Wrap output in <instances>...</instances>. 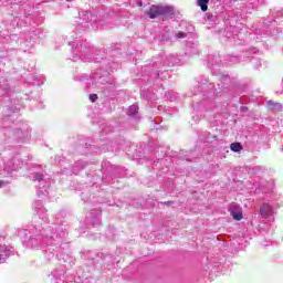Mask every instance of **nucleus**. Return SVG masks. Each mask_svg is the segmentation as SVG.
Returning a JSON list of instances; mask_svg holds the SVG:
<instances>
[{
	"label": "nucleus",
	"instance_id": "obj_4",
	"mask_svg": "<svg viewBox=\"0 0 283 283\" xmlns=\"http://www.w3.org/2000/svg\"><path fill=\"white\" fill-rule=\"evenodd\" d=\"M268 107L273 112H282V104L273 101H268Z\"/></svg>",
	"mask_w": 283,
	"mask_h": 283
},
{
	"label": "nucleus",
	"instance_id": "obj_5",
	"mask_svg": "<svg viewBox=\"0 0 283 283\" xmlns=\"http://www.w3.org/2000/svg\"><path fill=\"white\" fill-rule=\"evenodd\" d=\"M198 6L201 8L202 12L209 10V0H197Z\"/></svg>",
	"mask_w": 283,
	"mask_h": 283
},
{
	"label": "nucleus",
	"instance_id": "obj_16",
	"mask_svg": "<svg viewBox=\"0 0 283 283\" xmlns=\"http://www.w3.org/2000/svg\"><path fill=\"white\" fill-rule=\"evenodd\" d=\"M66 1H72V0H66Z\"/></svg>",
	"mask_w": 283,
	"mask_h": 283
},
{
	"label": "nucleus",
	"instance_id": "obj_12",
	"mask_svg": "<svg viewBox=\"0 0 283 283\" xmlns=\"http://www.w3.org/2000/svg\"><path fill=\"white\" fill-rule=\"evenodd\" d=\"M90 101H91L92 103H96V101H98V95H96V94H91V95H90Z\"/></svg>",
	"mask_w": 283,
	"mask_h": 283
},
{
	"label": "nucleus",
	"instance_id": "obj_7",
	"mask_svg": "<svg viewBox=\"0 0 283 283\" xmlns=\"http://www.w3.org/2000/svg\"><path fill=\"white\" fill-rule=\"evenodd\" d=\"M127 114L128 116H136V114H138V105L134 104L129 106Z\"/></svg>",
	"mask_w": 283,
	"mask_h": 283
},
{
	"label": "nucleus",
	"instance_id": "obj_1",
	"mask_svg": "<svg viewBox=\"0 0 283 283\" xmlns=\"http://www.w3.org/2000/svg\"><path fill=\"white\" fill-rule=\"evenodd\" d=\"M146 14L149 19H158V17H174L176 14V10L172 6H156L153 4Z\"/></svg>",
	"mask_w": 283,
	"mask_h": 283
},
{
	"label": "nucleus",
	"instance_id": "obj_11",
	"mask_svg": "<svg viewBox=\"0 0 283 283\" xmlns=\"http://www.w3.org/2000/svg\"><path fill=\"white\" fill-rule=\"evenodd\" d=\"M176 38H177V39H186V38H187V33H185V32H178V33H176Z\"/></svg>",
	"mask_w": 283,
	"mask_h": 283
},
{
	"label": "nucleus",
	"instance_id": "obj_10",
	"mask_svg": "<svg viewBox=\"0 0 283 283\" xmlns=\"http://www.w3.org/2000/svg\"><path fill=\"white\" fill-rule=\"evenodd\" d=\"M43 178H44L43 174L35 172V174H33L32 180H33V182H41V180H43Z\"/></svg>",
	"mask_w": 283,
	"mask_h": 283
},
{
	"label": "nucleus",
	"instance_id": "obj_14",
	"mask_svg": "<svg viewBox=\"0 0 283 283\" xmlns=\"http://www.w3.org/2000/svg\"><path fill=\"white\" fill-rule=\"evenodd\" d=\"M31 242H34V240H36V238H30Z\"/></svg>",
	"mask_w": 283,
	"mask_h": 283
},
{
	"label": "nucleus",
	"instance_id": "obj_9",
	"mask_svg": "<svg viewBox=\"0 0 283 283\" xmlns=\"http://www.w3.org/2000/svg\"><path fill=\"white\" fill-rule=\"evenodd\" d=\"M34 209L39 213V216H41V213H43V211H45V209L41 205V201H36L34 203Z\"/></svg>",
	"mask_w": 283,
	"mask_h": 283
},
{
	"label": "nucleus",
	"instance_id": "obj_2",
	"mask_svg": "<svg viewBox=\"0 0 283 283\" xmlns=\"http://www.w3.org/2000/svg\"><path fill=\"white\" fill-rule=\"evenodd\" d=\"M229 211L233 220H242V208H240L238 203H232Z\"/></svg>",
	"mask_w": 283,
	"mask_h": 283
},
{
	"label": "nucleus",
	"instance_id": "obj_3",
	"mask_svg": "<svg viewBox=\"0 0 283 283\" xmlns=\"http://www.w3.org/2000/svg\"><path fill=\"white\" fill-rule=\"evenodd\" d=\"M260 213L263 218H269V216H273V208L269 203H264L260 209Z\"/></svg>",
	"mask_w": 283,
	"mask_h": 283
},
{
	"label": "nucleus",
	"instance_id": "obj_13",
	"mask_svg": "<svg viewBox=\"0 0 283 283\" xmlns=\"http://www.w3.org/2000/svg\"><path fill=\"white\" fill-rule=\"evenodd\" d=\"M8 185H10L9 181L0 180V189H1V187H8Z\"/></svg>",
	"mask_w": 283,
	"mask_h": 283
},
{
	"label": "nucleus",
	"instance_id": "obj_6",
	"mask_svg": "<svg viewBox=\"0 0 283 283\" xmlns=\"http://www.w3.org/2000/svg\"><path fill=\"white\" fill-rule=\"evenodd\" d=\"M4 171H8V176H12V171H17V166L12 161H9L4 168Z\"/></svg>",
	"mask_w": 283,
	"mask_h": 283
},
{
	"label": "nucleus",
	"instance_id": "obj_8",
	"mask_svg": "<svg viewBox=\"0 0 283 283\" xmlns=\"http://www.w3.org/2000/svg\"><path fill=\"white\" fill-rule=\"evenodd\" d=\"M231 151H242V145L240 143H233L230 145Z\"/></svg>",
	"mask_w": 283,
	"mask_h": 283
},
{
	"label": "nucleus",
	"instance_id": "obj_15",
	"mask_svg": "<svg viewBox=\"0 0 283 283\" xmlns=\"http://www.w3.org/2000/svg\"><path fill=\"white\" fill-rule=\"evenodd\" d=\"M3 260V255L0 254V261Z\"/></svg>",
	"mask_w": 283,
	"mask_h": 283
}]
</instances>
